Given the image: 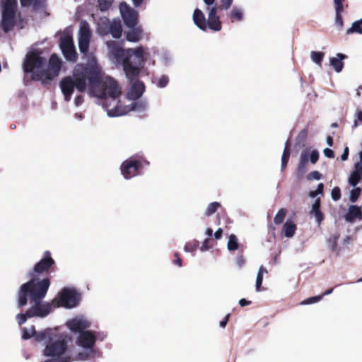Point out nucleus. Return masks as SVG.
<instances>
[{"label":"nucleus","instance_id":"48","mask_svg":"<svg viewBox=\"0 0 362 362\" xmlns=\"http://www.w3.org/2000/svg\"><path fill=\"white\" fill-rule=\"evenodd\" d=\"M221 6L223 9L228 10L233 4V0H221Z\"/></svg>","mask_w":362,"mask_h":362},{"label":"nucleus","instance_id":"32","mask_svg":"<svg viewBox=\"0 0 362 362\" xmlns=\"http://www.w3.org/2000/svg\"><path fill=\"white\" fill-rule=\"evenodd\" d=\"M286 214V210L285 209H281L280 210H279V211L277 212L274 217V223L277 225L281 224L284 221Z\"/></svg>","mask_w":362,"mask_h":362},{"label":"nucleus","instance_id":"36","mask_svg":"<svg viewBox=\"0 0 362 362\" xmlns=\"http://www.w3.org/2000/svg\"><path fill=\"white\" fill-rule=\"evenodd\" d=\"M198 245L199 242L197 240H194L193 243H187L184 247V250L186 252H193L197 250Z\"/></svg>","mask_w":362,"mask_h":362},{"label":"nucleus","instance_id":"5","mask_svg":"<svg viewBox=\"0 0 362 362\" xmlns=\"http://www.w3.org/2000/svg\"><path fill=\"white\" fill-rule=\"evenodd\" d=\"M67 334L60 332L57 328L47 329L36 334V341L43 342L45 348L43 354L46 356L62 357L67 348Z\"/></svg>","mask_w":362,"mask_h":362},{"label":"nucleus","instance_id":"14","mask_svg":"<svg viewBox=\"0 0 362 362\" xmlns=\"http://www.w3.org/2000/svg\"><path fill=\"white\" fill-rule=\"evenodd\" d=\"M97 336L94 332L86 330L80 333L76 338V344L80 347L92 350L96 341Z\"/></svg>","mask_w":362,"mask_h":362},{"label":"nucleus","instance_id":"1","mask_svg":"<svg viewBox=\"0 0 362 362\" xmlns=\"http://www.w3.org/2000/svg\"><path fill=\"white\" fill-rule=\"evenodd\" d=\"M92 66L86 70L81 66H78L75 71V78L77 82V88L82 90L88 87L89 93L98 97L108 95L105 110L108 117H115L124 115L130 111L142 112L148 107L146 100H130V102L122 101L119 97L122 93L121 88L117 82L109 76H105L103 71L92 61Z\"/></svg>","mask_w":362,"mask_h":362},{"label":"nucleus","instance_id":"19","mask_svg":"<svg viewBox=\"0 0 362 362\" xmlns=\"http://www.w3.org/2000/svg\"><path fill=\"white\" fill-rule=\"evenodd\" d=\"M340 237V233L336 230L329 233L326 239V244L329 250L339 255L341 248L338 247V240Z\"/></svg>","mask_w":362,"mask_h":362},{"label":"nucleus","instance_id":"63","mask_svg":"<svg viewBox=\"0 0 362 362\" xmlns=\"http://www.w3.org/2000/svg\"><path fill=\"white\" fill-rule=\"evenodd\" d=\"M318 194H319V193L316 190L311 191V192H309V196L311 198H315Z\"/></svg>","mask_w":362,"mask_h":362},{"label":"nucleus","instance_id":"53","mask_svg":"<svg viewBox=\"0 0 362 362\" xmlns=\"http://www.w3.org/2000/svg\"><path fill=\"white\" fill-rule=\"evenodd\" d=\"M336 14H341L344 10L343 3L335 4Z\"/></svg>","mask_w":362,"mask_h":362},{"label":"nucleus","instance_id":"51","mask_svg":"<svg viewBox=\"0 0 362 362\" xmlns=\"http://www.w3.org/2000/svg\"><path fill=\"white\" fill-rule=\"evenodd\" d=\"M245 263V259L243 256H238L236 258V264L240 268L242 267Z\"/></svg>","mask_w":362,"mask_h":362},{"label":"nucleus","instance_id":"22","mask_svg":"<svg viewBox=\"0 0 362 362\" xmlns=\"http://www.w3.org/2000/svg\"><path fill=\"white\" fill-rule=\"evenodd\" d=\"M320 199L317 198L315 202L312 205V209L310 211V214L315 218L316 221L318 225L321 223L324 218V216L321 212L320 209Z\"/></svg>","mask_w":362,"mask_h":362},{"label":"nucleus","instance_id":"54","mask_svg":"<svg viewBox=\"0 0 362 362\" xmlns=\"http://www.w3.org/2000/svg\"><path fill=\"white\" fill-rule=\"evenodd\" d=\"M349 148L347 146H346L344 149L343 153L341 156V160L345 161L347 160L348 156H349Z\"/></svg>","mask_w":362,"mask_h":362},{"label":"nucleus","instance_id":"6","mask_svg":"<svg viewBox=\"0 0 362 362\" xmlns=\"http://www.w3.org/2000/svg\"><path fill=\"white\" fill-rule=\"evenodd\" d=\"M92 61H94V62L95 63V65L102 71L100 66L98 65V64L97 62V59L95 57H91L88 59V67H86L85 66V64H77L73 70L72 76H66V77L62 78L59 83V86H60V88L62 90V93H63L64 98L65 101H70V100L72 98V95L74 92V90L75 89L76 90L78 93L76 95L74 100V103L76 107H79L83 104L84 99H83L82 93H83L85 91H87V93L90 95L98 98V96L93 95V94H90L89 93L88 87H86L85 89H83L82 90H78L77 88V85H76L77 84L76 79L74 76L75 71L78 66H81L86 70H89L92 66V63H91ZM107 98H108V95L107 96V98L98 97V98H103L105 100L104 103H103V107L105 109V105H106L107 102V104H110V100H107Z\"/></svg>","mask_w":362,"mask_h":362},{"label":"nucleus","instance_id":"57","mask_svg":"<svg viewBox=\"0 0 362 362\" xmlns=\"http://www.w3.org/2000/svg\"><path fill=\"white\" fill-rule=\"evenodd\" d=\"M351 238L350 236L349 235H346V237H344L342 240V244L343 245L346 246V245H348L349 244H350L351 243Z\"/></svg>","mask_w":362,"mask_h":362},{"label":"nucleus","instance_id":"10","mask_svg":"<svg viewBox=\"0 0 362 362\" xmlns=\"http://www.w3.org/2000/svg\"><path fill=\"white\" fill-rule=\"evenodd\" d=\"M90 40V30L89 24L86 21H81L78 30V47L81 53L87 57V64L85 65L86 67H88V59L91 57L96 59L93 54H88Z\"/></svg>","mask_w":362,"mask_h":362},{"label":"nucleus","instance_id":"45","mask_svg":"<svg viewBox=\"0 0 362 362\" xmlns=\"http://www.w3.org/2000/svg\"><path fill=\"white\" fill-rule=\"evenodd\" d=\"M289 148H290V145H289L288 141H287L285 144V148H284L281 158H289V157H290V149Z\"/></svg>","mask_w":362,"mask_h":362},{"label":"nucleus","instance_id":"46","mask_svg":"<svg viewBox=\"0 0 362 362\" xmlns=\"http://www.w3.org/2000/svg\"><path fill=\"white\" fill-rule=\"evenodd\" d=\"M28 317L27 316L26 313L25 314H18L16 316V320H17L18 325H22V324L25 323Z\"/></svg>","mask_w":362,"mask_h":362},{"label":"nucleus","instance_id":"42","mask_svg":"<svg viewBox=\"0 0 362 362\" xmlns=\"http://www.w3.org/2000/svg\"><path fill=\"white\" fill-rule=\"evenodd\" d=\"M321 177L322 175L318 171H313L308 175L307 178L308 180H319L321 179Z\"/></svg>","mask_w":362,"mask_h":362},{"label":"nucleus","instance_id":"28","mask_svg":"<svg viewBox=\"0 0 362 362\" xmlns=\"http://www.w3.org/2000/svg\"><path fill=\"white\" fill-rule=\"evenodd\" d=\"M238 240L237 237L231 234L228 238V241L227 243V248L229 251H235L238 249Z\"/></svg>","mask_w":362,"mask_h":362},{"label":"nucleus","instance_id":"18","mask_svg":"<svg viewBox=\"0 0 362 362\" xmlns=\"http://www.w3.org/2000/svg\"><path fill=\"white\" fill-rule=\"evenodd\" d=\"M344 219L349 223L362 220L361 208L357 205H351L344 215Z\"/></svg>","mask_w":362,"mask_h":362},{"label":"nucleus","instance_id":"61","mask_svg":"<svg viewBox=\"0 0 362 362\" xmlns=\"http://www.w3.org/2000/svg\"><path fill=\"white\" fill-rule=\"evenodd\" d=\"M33 0H21V5L26 6L31 4Z\"/></svg>","mask_w":362,"mask_h":362},{"label":"nucleus","instance_id":"7","mask_svg":"<svg viewBox=\"0 0 362 362\" xmlns=\"http://www.w3.org/2000/svg\"><path fill=\"white\" fill-rule=\"evenodd\" d=\"M206 4V11L208 15V19L206 20L203 12L197 8L193 13V21L195 25L202 30H206L207 28L213 31H220L221 30V23L217 15V8L214 4L215 0H203Z\"/></svg>","mask_w":362,"mask_h":362},{"label":"nucleus","instance_id":"24","mask_svg":"<svg viewBox=\"0 0 362 362\" xmlns=\"http://www.w3.org/2000/svg\"><path fill=\"white\" fill-rule=\"evenodd\" d=\"M232 23L241 21L243 18V11L239 7H233L228 14Z\"/></svg>","mask_w":362,"mask_h":362},{"label":"nucleus","instance_id":"8","mask_svg":"<svg viewBox=\"0 0 362 362\" xmlns=\"http://www.w3.org/2000/svg\"><path fill=\"white\" fill-rule=\"evenodd\" d=\"M1 28L4 33L11 31L15 25L22 28L20 13L18 11L17 0H1Z\"/></svg>","mask_w":362,"mask_h":362},{"label":"nucleus","instance_id":"62","mask_svg":"<svg viewBox=\"0 0 362 362\" xmlns=\"http://www.w3.org/2000/svg\"><path fill=\"white\" fill-rule=\"evenodd\" d=\"M144 0H132L133 4L135 7L139 6Z\"/></svg>","mask_w":362,"mask_h":362},{"label":"nucleus","instance_id":"25","mask_svg":"<svg viewBox=\"0 0 362 362\" xmlns=\"http://www.w3.org/2000/svg\"><path fill=\"white\" fill-rule=\"evenodd\" d=\"M110 32L114 38H119L122 32L121 23L114 21L110 25Z\"/></svg>","mask_w":362,"mask_h":362},{"label":"nucleus","instance_id":"40","mask_svg":"<svg viewBox=\"0 0 362 362\" xmlns=\"http://www.w3.org/2000/svg\"><path fill=\"white\" fill-rule=\"evenodd\" d=\"M43 362H70L69 356L53 357V358L47 359Z\"/></svg>","mask_w":362,"mask_h":362},{"label":"nucleus","instance_id":"4","mask_svg":"<svg viewBox=\"0 0 362 362\" xmlns=\"http://www.w3.org/2000/svg\"><path fill=\"white\" fill-rule=\"evenodd\" d=\"M61 65L62 62L56 54L50 57L46 65L45 59L38 53L30 52L27 54L23 67L25 71L33 73L40 79L52 80L59 75Z\"/></svg>","mask_w":362,"mask_h":362},{"label":"nucleus","instance_id":"20","mask_svg":"<svg viewBox=\"0 0 362 362\" xmlns=\"http://www.w3.org/2000/svg\"><path fill=\"white\" fill-rule=\"evenodd\" d=\"M130 30L126 33V38L132 42H136L141 38L142 30L139 26L129 28Z\"/></svg>","mask_w":362,"mask_h":362},{"label":"nucleus","instance_id":"33","mask_svg":"<svg viewBox=\"0 0 362 362\" xmlns=\"http://www.w3.org/2000/svg\"><path fill=\"white\" fill-rule=\"evenodd\" d=\"M361 179H362L361 175L356 174L354 172H352L349 177L348 182L351 186L356 187V185L359 182V181Z\"/></svg>","mask_w":362,"mask_h":362},{"label":"nucleus","instance_id":"59","mask_svg":"<svg viewBox=\"0 0 362 362\" xmlns=\"http://www.w3.org/2000/svg\"><path fill=\"white\" fill-rule=\"evenodd\" d=\"M223 233V230L221 228H218L214 233V237L216 239H220Z\"/></svg>","mask_w":362,"mask_h":362},{"label":"nucleus","instance_id":"17","mask_svg":"<svg viewBox=\"0 0 362 362\" xmlns=\"http://www.w3.org/2000/svg\"><path fill=\"white\" fill-rule=\"evenodd\" d=\"M144 90L145 86L144 83L140 81H136L132 83L123 101L130 102V100H136L143 95Z\"/></svg>","mask_w":362,"mask_h":362},{"label":"nucleus","instance_id":"64","mask_svg":"<svg viewBox=\"0 0 362 362\" xmlns=\"http://www.w3.org/2000/svg\"><path fill=\"white\" fill-rule=\"evenodd\" d=\"M357 118L359 121L362 122V110H360L357 113Z\"/></svg>","mask_w":362,"mask_h":362},{"label":"nucleus","instance_id":"44","mask_svg":"<svg viewBox=\"0 0 362 362\" xmlns=\"http://www.w3.org/2000/svg\"><path fill=\"white\" fill-rule=\"evenodd\" d=\"M309 159V151H304L301 153L300 155V162L302 163H305L307 165Z\"/></svg>","mask_w":362,"mask_h":362},{"label":"nucleus","instance_id":"29","mask_svg":"<svg viewBox=\"0 0 362 362\" xmlns=\"http://www.w3.org/2000/svg\"><path fill=\"white\" fill-rule=\"evenodd\" d=\"M39 332H36L34 326H30L29 327H25L23 329V335L22 337L24 339H28L32 337L35 336L36 337V334Z\"/></svg>","mask_w":362,"mask_h":362},{"label":"nucleus","instance_id":"58","mask_svg":"<svg viewBox=\"0 0 362 362\" xmlns=\"http://www.w3.org/2000/svg\"><path fill=\"white\" fill-rule=\"evenodd\" d=\"M251 303L250 301L249 300H247L245 298H242L239 300V304L240 306L242 307H244V306H246V305H249Z\"/></svg>","mask_w":362,"mask_h":362},{"label":"nucleus","instance_id":"35","mask_svg":"<svg viewBox=\"0 0 362 362\" xmlns=\"http://www.w3.org/2000/svg\"><path fill=\"white\" fill-rule=\"evenodd\" d=\"M113 0H98V8L100 11H107L112 5Z\"/></svg>","mask_w":362,"mask_h":362},{"label":"nucleus","instance_id":"26","mask_svg":"<svg viewBox=\"0 0 362 362\" xmlns=\"http://www.w3.org/2000/svg\"><path fill=\"white\" fill-rule=\"evenodd\" d=\"M267 274V270L263 266H261L258 270L257 275L256 277L255 289L257 292L262 291L261 286L263 281L264 274Z\"/></svg>","mask_w":362,"mask_h":362},{"label":"nucleus","instance_id":"16","mask_svg":"<svg viewBox=\"0 0 362 362\" xmlns=\"http://www.w3.org/2000/svg\"><path fill=\"white\" fill-rule=\"evenodd\" d=\"M54 264L53 259L50 257V252L46 251L44 254V257L37 262L33 269V272L30 273V276L31 279L35 278L38 281H41L37 277V274H41L47 270Z\"/></svg>","mask_w":362,"mask_h":362},{"label":"nucleus","instance_id":"31","mask_svg":"<svg viewBox=\"0 0 362 362\" xmlns=\"http://www.w3.org/2000/svg\"><path fill=\"white\" fill-rule=\"evenodd\" d=\"M220 206V203L217 202L210 203L205 211V215L206 216H210L211 215L214 214Z\"/></svg>","mask_w":362,"mask_h":362},{"label":"nucleus","instance_id":"23","mask_svg":"<svg viewBox=\"0 0 362 362\" xmlns=\"http://www.w3.org/2000/svg\"><path fill=\"white\" fill-rule=\"evenodd\" d=\"M296 230V226L292 221H287L283 226L282 231L287 238H291L294 235Z\"/></svg>","mask_w":362,"mask_h":362},{"label":"nucleus","instance_id":"49","mask_svg":"<svg viewBox=\"0 0 362 362\" xmlns=\"http://www.w3.org/2000/svg\"><path fill=\"white\" fill-rule=\"evenodd\" d=\"M323 153L324 155L329 158H333L334 157V151L329 148H325Z\"/></svg>","mask_w":362,"mask_h":362},{"label":"nucleus","instance_id":"55","mask_svg":"<svg viewBox=\"0 0 362 362\" xmlns=\"http://www.w3.org/2000/svg\"><path fill=\"white\" fill-rule=\"evenodd\" d=\"M306 164L300 162L298 168V173L300 174H303L306 170Z\"/></svg>","mask_w":362,"mask_h":362},{"label":"nucleus","instance_id":"30","mask_svg":"<svg viewBox=\"0 0 362 362\" xmlns=\"http://www.w3.org/2000/svg\"><path fill=\"white\" fill-rule=\"evenodd\" d=\"M325 54L322 52L312 51L310 52V57L312 61L317 65H320L324 58Z\"/></svg>","mask_w":362,"mask_h":362},{"label":"nucleus","instance_id":"9","mask_svg":"<svg viewBox=\"0 0 362 362\" xmlns=\"http://www.w3.org/2000/svg\"><path fill=\"white\" fill-rule=\"evenodd\" d=\"M80 300L81 294L76 289L64 288L54 299L53 304L57 307L62 306L70 309L76 307Z\"/></svg>","mask_w":362,"mask_h":362},{"label":"nucleus","instance_id":"11","mask_svg":"<svg viewBox=\"0 0 362 362\" xmlns=\"http://www.w3.org/2000/svg\"><path fill=\"white\" fill-rule=\"evenodd\" d=\"M91 322L83 315H76L66 322V327L71 332L80 334L90 327Z\"/></svg>","mask_w":362,"mask_h":362},{"label":"nucleus","instance_id":"38","mask_svg":"<svg viewBox=\"0 0 362 362\" xmlns=\"http://www.w3.org/2000/svg\"><path fill=\"white\" fill-rule=\"evenodd\" d=\"M169 82V78L166 75H162L160 76L157 81V86L160 88H165Z\"/></svg>","mask_w":362,"mask_h":362},{"label":"nucleus","instance_id":"27","mask_svg":"<svg viewBox=\"0 0 362 362\" xmlns=\"http://www.w3.org/2000/svg\"><path fill=\"white\" fill-rule=\"evenodd\" d=\"M346 34L350 35L354 33L362 34V18L354 22L349 29L346 30Z\"/></svg>","mask_w":362,"mask_h":362},{"label":"nucleus","instance_id":"2","mask_svg":"<svg viewBox=\"0 0 362 362\" xmlns=\"http://www.w3.org/2000/svg\"><path fill=\"white\" fill-rule=\"evenodd\" d=\"M110 59L115 64H122L126 77L131 81L135 79L141 72L145 62L154 65V60L148 61V49L143 46L123 49L117 42H106Z\"/></svg>","mask_w":362,"mask_h":362},{"label":"nucleus","instance_id":"15","mask_svg":"<svg viewBox=\"0 0 362 362\" xmlns=\"http://www.w3.org/2000/svg\"><path fill=\"white\" fill-rule=\"evenodd\" d=\"M140 167L141 163L139 160L129 158L122 163L121 173L125 179H130L137 175Z\"/></svg>","mask_w":362,"mask_h":362},{"label":"nucleus","instance_id":"56","mask_svg":"<svg viewBox=\"0 0 362 362\" xmlns=\"http://www.w3.org/2000/svg\"><path fill=\"white\" fill-rule=\"evenodd\" d=\"M229 317H230V314H228L223 320H221L219 323L220 325V327H221L222 328H224L227 323H228V319H229Z\"/></svg>","mask_w":362,"mask_h":362},{"label":"nucleus","instance_id":"41","mask_svg":"<svg viewBox=\"0 0 362 362\" xmlns=\"http://www.w3.org/2000/svg\"><path fill=\"white\" fill-rule=\"evenodd\" d=\"M310 160L312 163H315L319 158V153L317 150H313L309 153Z\"/></svg>","mask_w":362,"mask_h":362},{"label":"nucleus","instance_id":"12","mask_svg":"<svg viewBox=\"0 0 362 362\" xmlns=\"http://www.w3.org/2000/svg\"><path fill=\"white\" fill-rule=\"evenodd\" d=\"M119 11L124 23L128 28H133L137 24L138 13L125 2L119 5Z\"/></svg>","mask_w":362,"mask_h":362},{"label":"nucleus","instance_id":"3","mask_svg":"<svg viewBox=\"0 0 362 362\" xmlns=\"http://www.w3.org/2000/svg\"><path fill=\"white\" fill-rule=\"evenodd\" d=\"M49 287L48 279H43L38 281L33 278L28 282L23 284L18 291V306L22 307L29 301L30 308L26 311L27 316L30 317H45L52 310V304L43 302Z\"/></svg>","mask_w":362,"mask_h":362},{"label":"nucleus","instance_id":"37","mask_svg":"<svg viewBox=\"0 0 362 362\" xmlns=\"http://www.w3.org/2000/svg\"><path fill=\"white\" fill-rule=\"evenodd\" d=\"M322 298V296L310 297V298H308L301 301L300 304L302 305L313 304V303L319 302Z\"/></svg>","mask_w":362,"mask_h":362},{"label":"nucleus","instance_id":"34","mask_svg":"<svg viewBox=\"0 0 362 362\" xmlns=\"http://www.w3.org/2000/svg\"><path fill=\"white\" fill-rule=\"evenodd\" d=\"M361 193V187H355L350 192V196H349V200L352 203H354L357 201L358 198L359 197L360 194Z\"/></svg>","mask_w":362,"mask_h":362},{"label":"nucleus","instance_id":"52","mask_svg":"<svg viewBox=\"0 0 362 362\" xmlns=\"http://www.w3.org/2000/svg\"><path fill=\"white\" fill-rule=\"evenodd\" d=\"M209 240L208 239H206L200 247V250L202 252H205L208 250L210 248V246L209 245Z\"/></svg>","mask_w":362,"mask_h":362},{"label":"nucleus","instance_id":"39","mask_svg":"<svg viewBox=\"0 0 362 362\" xmlns=\"http://www.w3.org/2000/svg\"><path fill=\"white\" fill-rule=\"evenodd\" d=\"M331 197L334 201H338L341 198V190L339 187H334L331 192Z\"/></svg>","mask_w":362,"mask_h":362},{"label":"nucleus","instance_id":"21","mask_svg":"<svg viewBox=\"0 0 362 362\" xmlns=\"http://www.w3.org/2000/svg\"><path fill=\"white\" fill-rule=\"evenodd\" d=\"M346 58L344 54L338 53L334 57L330 58V65L334 68V71L339 73L344 67L343 60Z\"/></svg>","mask_w":362,"mask_h":362},{"label":"nucleus","instance_id":"47","mask_svg":"<svg viewBox=\"0 0 362 362\" xmlns=\"http://www.w3.org/2000/svg\"><path fill=\"white\" fill-rule=\"evenodd\" d=\"M335 24L339 28V29H341L343 27V20L341 14L335 15Z\"/></svg>","mask_w":362,"mask_h":362},{"label":"nucleus","instance_id":"60","mask_svg":"<svg viewBox=\"0 0 362 362\" xmlns=\"http://www.w3.org/2000/svg\"><path fill=\"white\" fill-rule=\"evenodd\" d=\"M323 189H324V185L322 183H320L317 185L316 191L319 193V194H323Z\"/></svg>","mask_w":362,"mask_h":362},{"label":"nucleus","instance_id":"13","mask_svg":"<svg viewBox=\"0 0 362 362\" xmlns=\"http://www.w3.org/2000/svg\"><path fill=\"white\" fill-rule=\"evenodd\" d=\"M60 48L64 57L71 62H76L77 59V53L73 43L71 36H63L60 40Z\"/></svg>","mask_w":362,"mask_h":362},{"label":"nucleus","instance_id":"50","mask_svg":"<svg viewBox=\"0 0 362 362\" xmlns=\"http://www.w3.org/2000/svg\"><path fill=\"white\" fill-rule=\"evenodd\" d=\"M353 172L362 176V163H359L357 162L354 165V170Z\"/></svg>","mask_w":362,"mask_h":362},{"label":"nucleus","instance_id":"43","mask_svg":"<svg viewBox=\"0 0 362 362\" xmlns=\"http://www.w3.org/2000/svg\"><path fill=\"white\" fill-rule=\"evenodd\" d=\"M160 55L162 63L164 65H167L168 62L170 60V54L168 52L163 51L161 52Z\"/></svg>","mask_w":362,"mask_h":362}]
</instances>
